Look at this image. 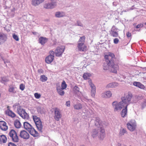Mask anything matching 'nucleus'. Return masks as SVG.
<instances>
[{
    "instance_id": "obj_1",
    "label": "nucleus",
    "mask_w": 146,
    "mask_h": 146,
    "mask_svg": "<svg viewBox=\"0 0 146 146\" xmlns=\"http://www.w3.org/2000/svg\"><path fill=\"white\" fill-rule=\"evenodd\" d=\"M115 55L113 53L108 52L107 55L104 56V58L107 64H104L103 69L107 70L109 68L110 66L111 67L110 71L113 73H117V70L119 69V66L117 64H115L113 58L115 57Z\"/></svg>"
},
{
    "instance_id": "obj_2",
    "label": "nucleus",
    "mask_w": 146,
    "mask_h": 146,
    "mask_svg": "<svg viewBox=\"0 0 146 146\" xmlns=\"http://www.w3.org/2000/svg\"><path fill=\"white\" fill-rule=\"evenodd\" d=\"M133 95L130 92H128L125 94L124 96L121 98V101L118 102L117 101L113 102L112 103V106L114 108L115 111H120L121 110L123 107L125 105H124V104H126L131 101Z\"/></svg>"
},
{
    "instance_id": "obj_3",
    "label": "nucleus",
    "mask_w": 146,
    "mask_h": 146,
    "mask_svg": "<svg viewBox=\"0 0 146 146\" xmlns=\"http://www.w3.org/2000/svg\"><path fill=\"white\" fill-rule=\"evenodd\" d=\"M23 126L25 129L27 130L29 133L33 137H36L38 135L37 132L28 122H24L23 123Z\"/></svg>"
},
{
    "instance_id": "obj_4",
    "label": "nucleus",
    "mask_w": 146,
    "mask_h": 146,
    "mask_svg": "<svg viewBox=\"0 0 146 146\" xmlns=\"http://www.w3.org/2000/svg\"><path fill=\"white\" fill-rule=\"evenodd\" d=\"M95 125L98 127L102 125L101 121L99 118H97L95 121ZM100 127V133L98 136L99 139L100 140H103L105 137L104 129L102 127Z\"/></svg>"
},
{
    "instance_id": "obj_5",
    "label": "nucleus",
    "mask_w": 146,
    "mask_h": 146,
    "mask_svg": "<svg viewBox=\"0 0 146 146\" xmlns=\"http://www.w3.org/2000/svg\"><path fill=\"white\" fill-rule=\"evenodd\" d=\"M13 106L15 108H17V113L23 118L26 119H29V115L24 110L22 109L20 106L15 105Z\"/></svg>"
},
{
    "instance_id": "obj_6",
    "label": "nucleus",
    "mask_w": 146,
    "mask_h": 146,
    "mask_svg": "<svg viewBox=\"0 0 146 146\" xmlns=\"http://www.w3.org/2000/svg\"><path fill=\"white\" fill-rule=\"evenodd\" d=\"M33 118L38 129L42 132L43 125L39 118L36 115H33Z\"/></svg>"
},
{
    "instance_id": "obj_7",
    "label": "nucleus",
    "mask_w": 146,
    "mask_h": 146,
    "mask_svg": "<svg viewBox=\"0 0 146 146\" xmlns=\"http://www.w3.org/2000/svg\"><path fill=\"white\" fill-rule=\"evenodd\" d=\"M9 135L10 139L15 142H18L19 141L18 136L16 131L14 129H11L9 133Z\"/></svg>"
},
{
    "instance_id": "obj_8",
    "label": "nucleus",
    "mask_w": 146,
    "mask_h": 146,
    "mask_svg": "<svg viewBox=\"0 0 146 146\" xmlns=\"http://www.w3.org/2000/svg\"><path fill=\"white\" fill-rule=\"evenodd\" d=\"M65 49V47L64 46H61L57 47L54 52L56 56L58 57L61 56Z\"/></svg>"
},
{
    "instance_id": "obj_9",
    "label": "nucleus",
    "mask_w": 146,
    "mask_h": 146,
    "mask_svg": "<svg viewBox=\"0 0 146 146\" xmlns=\"http://www.w3.org/2000/svg\"><path fill=\"white\" fill-rule=\"evenodd\" d=\"M128 129L130 131H134L136 127V124L134 120H131L127 124Z\"/></svg>"
},
{
    "instance_id": "obj_10",
    "label": "nucleus",
    "mask_w": 146,
    "mask_h": 146,
    "mask_svg": "<svg viewBox=\"0 0 146 146\" xmlns=\"http://www.w3.org/2000/svg\"><path fill=\"white\" fill-rule=\"evenodd\" d=\"M56 3L54 0H51L50 2L45 3L44 5V8L46 9H53L56 6Z\"/></svg>"
},
{
    "instance_id": "obj_11",
    "label": "nucleus",
    "mask_w": 146,
    "mask_h": 146,
    "mask_svg": "<svg viewBox=\"0 0 146 146\" xmlns=\"http://www.w3.org/2000/svg\"><path fill=\"white\" fill-rule=\"evenodd\" d=\"M54 51H53L50 52V55L48 56L45 58L46 62L47 64H50L52 62L54 58V56L53 55Z\"/></svg>"
},
{
    "instance_id": "obj_12",
    "label": "nucleus",
    "mask_w": 146,
    "mask_h": 146,
    "mask_svg": "<svg viewBox=\"0 0 146 146\" xmlns=\"http://www.w3.org/2000/svg\"><path fill=\"white\" fill-rule=\"evenodd\" d=\"M60 110L58 108H56L54 110V118L56 121H59L62 117Z\"/></svg>"
},
{
    "instance_id": "obj_13",
    "label": "nucleus",
    "mask_w": 146,
    "mask_h": 146,
    "mask_svg": "<svg viewBox=\"0 0 146 146\" xmlns=\"http://www.w3.org/2000/svg\"><path fill=\"white\" fill-rule=\"evenodd\" d=\"M130 104V102H128L127 103H126V104H124V105H125V106L124 107V108L122 110L121 113L122 117H124L127 116V107Z\"/></svg>"
},
{
    "instance_id": "obj_14",
    "label": "nucleus",
    "mask_w": 146,
    "mask_h": 146,
    "mask_svg": "<svg viewBox=\"0 0 146 146\" xmlns=\"http://www.w3.org/2000/svg\"><path fill=\"white\" fill-rule=\"evenodd\" d=\"M77 47L78 50L81 51H84L87 50V47L84 43H78Z\"/></svg>"
},
{
    "instance_id": "obj_15",
    "label": "nucleus",
    "mask_w": 146,
    "mask_h": 146,
    "mask_svg": "<svg viewBox=\"0 0 146 146\" xmlns=\"http://www.w3.org/2000/svg\"><path fill=\"white\" fill-rule=\"evenodd\" d=\"M20 136L21 137L25 139H28L29 138V134L25 130L20 132Z\"/></svg>"
},
{
    "instance_id": "obj_16",
    "label": "nucleus",
    "mask_w": 146,
    "mask_h": 146,
    "mask_svg": "<svg viewBox=\"0 0 146 146\" xmlns=\"http://www.w3.org/2000/svg\"><path fill=\"white\" fill-rule=\"evenodd\" d=\"M0 128L4 131H6L8 129V127L5 122L3 121H0Z\"/></svg>"
},
{
    "instance_id": "obj_17",
    "label": "nucleus",
    "mask_w": 146,
    "mask_h": 146,
    "mask_svg": "<svg viewBox=\"0 0 146 146\" xmlns=\"http://www.w3.org/2000/svg\"><path fill=\"white\" fill-rule=\"evenodd\" d=\"M133 85L139 88L144 90L145 88V86L139 82H134L133 83Z\"/></svg>"
},
{
    "instance_id": "obj_18",
    "label": "nucleus",
    "mask_w": 146,
    "mask_h": 146,
    "mask_svg": "<svg viewBox=\"0 0 146 146\" xmlns=\"http://www.w3.org/2000/svg\"><path fill=\"white\" fill-rule=\"evenodd\" d=\"M7 39V37L5 34L3 33H0V45L2 42L5 41Z\"/></svg>"
},
{
    "instance_id": "obj_19",
    "label": "nucleus",
    "mask_w": 146,
    "mask_h": 146,
    "mask_svg": "<svg viewBox=\"0 0 146 146\" xmlns=\"http://www.w3.org/2000/svg\"><path fill=\"white\" fill-rule=\"evenodd\" d=\"M44 0H32V4L35 6H37L43 2Z\"/></svg>"
},
{
    "instance_id": "obj_20",
    "label": "nucleus",
    "mask_w": 146,
    "mask_h": 146,
    "mask_svg": "<svg viewBox=\"0 0 146 146\" xmlns=\"http://www.w3.org/2000/svg\"><path fill=\"white\" fill-rule=\"evenodd\" d=\"M65 13L63 12L58 11L55 13V16L57 18H60L65 16Z\"/></svg>"
},
{
    "instance_id": "obj_21",
    "label": "nucleus",
    "mask_w": 146,
    "mask_h": 146,
    "mask_svg": "<svg viewBox=\"0 0 146 146\" xmlns=\"http://www.w3.org/2000/svg\"><path fill=\"white\" fill-rule=\"evenodd\" d=\"M79 88L77 86H75L74 88V90L76 93L77 95H78L80 97L82 96V93L80 92Z\"/></svg>"
},
{
    "instance_id": "obj_22",
    "label": "nucleus",
    "mask_w": 146,
    "mask_h": 146,
    "mask_svg": "<svg viewBox=\"0 0 146 146\" xmlns=\"http://www.w3.org/2000/svg\"><path fill=\"white\" fill-rule=\"evenodd\" d=\"M39 42L42 45H44L47 41V39L45 37H41L39 38Z\"/></svg>"
},
{
    "instance_id": "obj_23",
    "label": "nucleus",
    "mask_w": 146,
    "mask_h": 146,
    "mask_svg": "<svg viewBox=\"0 0 146 146\" xmlns=\"http://www.w3.org/2000/svg\"><path fill=\"white\" fill-rule=\"evenodd\" d=\"M57 90L58 94L60 96H63L64 94V92L63 90V89H62L60 86H58L56 88Z\"/></svg>"
},
{
    "instance_id": "obj_24",
    "label": "nucleus",
    "mask_w": 146,
    "mask_h": 146,
    "mask_svg": "<svg viewBox=\"0 0 146 146\" xmlns=\"http://www.w3.org/2000/svg\"><path fill=\"white\" fill-rule=\"evenodd\" d=\"M8 91L10 93L14 94L17 92V88L16 87L13 86H10L9 88Z\"/></svg>"
},
{
    "instance_id": "obj_25",
    "label": "nucleus",
    "mask_w": 146,
    "mask_h": 146,
    "mask_svg": "<svg viewBox=\"0 0 146 146\" xmlns=\"http://www.w3.org/2000/svg\"><path fill=\"white\" fill-rule=\"evenodd\" d=\"M5 113L8 115L12 117H14L16 115L12 111L9 110H6L5 111Z\"/></svg>"
},
{
    "instance_id": "obj_26",
    "label": "nucleus",
    "mask_w": 146,
    "mask_h": 146,
    "mask_svg": "<svg viewBox=\"0 0 146 146\" xmlns=\"http://www.w3.org/2000/svg\"><path fill=\"white\" fill-rule=\"evenodd\" d=\"M7 138L4 135H0V143H5L7 141Z\"/></svg>"
},
{
    "instance_id": "obj_27",
    "label": "nucleus",
    "mask_w": 146,
    "mask_h": 146,
    "mask_svg": "<svg viewBox=\"0 0 146 146\" xmlns=\"http://www.w3.org/2000/svg\"><path fill=\"white\" fill-rule=\"evenodd\" d=\"M14 124L15 127L17 128H19L21 126L20 121L18 119H16L15 121Z\"/></svg>"
},
{
    "instance_id": "obj_28",
    "label": "nucleus",
    "mask_w": 146,
    "mask_h": 146,
    "mask_svg": "<svg viewBox=\"0 0 146 146\" xmlns=\"http://www.w3.org/2000/svg\"><path fill=\"white\" fill-rule=\"evenodd\" d=\"M92 97H94L96 94V88L94 84H92Z\"/></svg>"
},
{
    "instance_id": "obj_29",
    "label": "nucleus",
    "mask_w": 146,
    "mask_h": 146,
    "mask_svg": "<svg viewBox=\"0 0 146 146\" xmlns=\"http://www.w3.org/2000/svg\"><path fill=\"white\" fill-rule=\"evenodd\" d=\"M74 108L76 110H79L82 108V104L80 103H77L74 105Z\"/></svg>"
},
{
    "instance_id": "obj_30",
    "label": "nucleus",
    "mask_w": 146,
    "mask_h": 146,
    "mask_svg": "<svg viewBox=\"0 0 146 146\" xmlns=\"http://www.w3.org/2000/svg\"><path fill=\"white\" fill-rule=\"evenodd\" d=\"M91 74L90 73H85L84 74L83 77L84 79H89L90 77Z\"/></svg>"
},
{
    "instance_id": "obj_31",
    "label": "nucleus",
    "mask_w": 146,
    "mask_h": 146,
    "mask_svg": "<svg viewBox=\"0 0 146 146\" xmlns=\"http://www.w3.org/2000/svg\"><path fill=\"white\" fill-rule=\"evenodd\" d=\"M117 86V84L115 83H111L108 85L106 87L107 88H111L115 87Z\"/></svg>"
},
{
    "instance_id": "obj_32",
    "label": "nucleus",
    "mask_w": 146,
    "mask_h": 146,
    "mask_svg": "<svg viewBox=\"0 0 146 146\" xmlns=\"http://www.w3.org/2000/svg\"><path fill=\"white\" fill-rule=\"evenodd\" d=\"M127 133V131L126 129L122 128L120 129L119 134L121 136L124 135L125 133Z\"/></svg>"
},
{
    "instance_id": "obj_33",
    "label": "nucleus",
    "mask_w": 146,
    "mask_h": 146,
    "mask_svg": "<svg viewBox=\"0 0 146 146\" xmlns=\"http://www.w3.org/2000/svg\"><path fill=\"white\" fill-rule=\"evenodd\" d=\"M47 79V77L44 75H42L40 76V80L42 82L46 81Z\"/></svg>"
},
{
    "instance_id": "obj_34",
    "label": "nucleus",
    "mask_w": 146,
    "mask_h": 146,
    "mask_svg": "<svg viewBox=\"0 0 146 146\" xmlns=\"http://www.w3.org/2000/svg\"><path fill=\"white\" fill-rule=\"evenodd\" d=\"M106 96L105 97L107 98H109L111 96L112 94L109 91H106L105 93Z\"/></svg>"
},
{
    "instance_id": "obj_35",
    "label": "nucleus",
    "mask_w": 146,
    "mask_h": 146,
    "mask_svg": "<svg viewBox=\"0 0 146 146\" xmlns=\"http://www.w3.org/2000/svg\"><path fill=\"white\" fill-rule=\"evenodd\" d=\"M111 35L113 37H117L118 36V33L115 31H111Z\"/></svg>"
},
{
    "instance_id": "obj_36",
    "label": "nucleus",
    "mask_w": 146,
    "mask_h": 146,
    "mask_svg": "<svg viewBox=\"0 0 146 146\" xmlns=\"http://www.w3.org/2000/svg\"><path fill=\"white\" fill-rule=\"evenodd\" d=\"M85 37H81L78 41V43H84L85 42Z\"/></svg>"
},
{
    "instance_id": "obj_37",
    "label": "nucleus",
    "mask_w": 146,
    "mask_h": 146,
    "mask_svg": "<svg viewBox=\"0 0 146 146\" xmlns=\"http://www.w3.org/2000/svg\"><path fill=\"white\" fill-rule=\"evenodd\" d=\"M67 86V85L66 84L65 81H63L61 84L62 88L63 89H66Z\"/></svg>"
},
{
    "instance_id": "obj_38",
    "label": "nucleus",
    "mask_w": 146,
    "mask_h": 146,
    "mask_svg": "<svg viewBox=\"0 0 146 146\" xmlns=\"http://www.w3.org/2000/svg\"><path fill=\"white\" fill-rule=\"evenodd\" d=\"M8 81V80L6 77H3L1 78V82L2 83H4L5 82H7Z\"/></svg>"
},
{
    "instance_id": "obj_39",
    "label": "nucleus",
    "mask_w": 146,
    "mask_h": 146,
    "mask_svg": "<svg viewBox=\"0 0 146 146\" xmlns=\"http://www.w3.org/2000/svg\"><path fill=\"white\" fill-rule=\"evenodd\" d=\"M34 96L35 97L36 99H39L41 97V95L37 93H35L34 94Z\"/></svg>"
},
{
    "instance_id": "obj_40",
    "label": "nucleus",
    "mask_w": 146,
    "mask_h": 146,
    "mask_svg": "<svg viewBox=\"0 0 146 146\" xmlns=\"http://www.w3.org/2000/svg\"><path fill=\"white\" fill-rule=\"evenodd\" d=\"M13 38L14 39H15L17 41H18L19 40V38L17 35L15 34H13Z\"/></svg>"
},
{
    "instance_id": "obj_41",
    "label": "nucleus",
    "mask_w": 146,
    "mask_h": 146,
    "mask_svg": "<svg viewBox=\"0 0 146 146\" xmlns=\"http://www.w3.org/2000/svg\"><path fill=\"white\" fill-rule=\"evenodd\" d=\"M25 88V85L23 84H20V90H22V91L24 90Z\"/></svg>"
},
{
    "instance_id": "obj_42",
    "label": "nucleus",
    "mask_w": 146,
    "mask_h": 146,
    "mask_svg": "<svg viewBox=\"0 0 146 146\" xmlns=\"http://www.w3.org/2000/svg\"><path fill=\"white\" fill-rule=\"evenodd\" d=\"M77 25L81 27H83V24L80 21H77L75 25Z\"/></svg>"
},
{
    "instance_id": "obj_43",
    "label": "nucleus",
    "mask_w": 146,
    "mask_h": 146,
    "mask_svg": "<svg viewBox=\"0 0 146 146\" xmlns=\"http://www.w3.org/2000/svg\"><path fill=\"white\" fill-rule=\"evenodd\" d=\"M143 24H140L137 25L136 27V28L137 29H138L140 28H141L143 27Z\"/></svg>"
},
{
    "instance_id": "obj_44",
    "label": "nucleus",
    "mask_w": 146,
    "mask_h": 146,
    "mask_svg": "<svg viewBox=\"0 0 146 146\" xmlns=\"http://www.w3.org/2000/svg\"><path fill=\"white\" fill-rule=\"evenodd\" d=\"M119 40L117 38H115L113 40V42L115 44H117L119 42Z\"/></svg>"
},
{
    "instance_id": "obj_45",
    "label": "nucleus",
    "mask_w": 146,
    "mask_h": 146,
    "mask_svg": "<svg viewBox=\"0 0 146 146\" xmlns=\"http://www.w3.org/2000/svg\"><path fill=\"white\" fill-rule=\"evenodd\" d=\"M98 134V132L96 131H94L93 132L92 136L93 137H95L96 135Z\"/></svg>"
},
{
    "instance_id": "obj_46",
    "label": "nucleus",
    "mask_w": 146,
    "mask_h": 146,
    "mask_svg": "<svg viewBox=\"0 0 146 146\" xmlns=\"http://www.w3.org/2000/svg\"><path fill=\"white\" fill-rule=\"evenodd\" d=\"M38 72L40 74H41L43 73V71L42 70L40 69L38 70Z\"/></svg>"
},
{
    "instance_id": "obj_47",
    "label": "nucleus",
    "mask_w": 146,
    "mask_h": 146,
    "mask_svg": "<svg viewBox=\"0 0 146 146\" xmlns=\"http://www.w3.org/2000/svg\"><path fill=\"white\" fill-rule=\"evenodd\" d=\"M66 106L68 107H70V102L69 101L66 102Z\"/></svg>"
},
{
    "instance_id": "obj_48",
    "label": "nucleus",
    "mask_w": 146,
    "mask_h": 146,
    "mask_svg": "<svg viewBox=\"0 0 146 146\" xmlns=\"http://www.w3.org/2000/svg\"><path fill=\"white\" fill-rule=\"evenodd\" d=\"M8 146H17L16 145L13 143L10 142L8 144Z\"/></svg>"
},
{
    "instance_id": "obj_49",
    "label": "nucleus",
    "mask_w": 146,
    "mask_h": 146,
    "mask_svg": "<svg viewBox=\"0 0 146 146\" xmlns=\"http://www.w3.org/2000/svg\"><path fill=\"white\" fill-rule=\"evenodd\" d=\"M127 36V37H129L131 36V34L129 32H128L126 34Z\"/></svg>"
},
{
    "instance_id": "obj_50",
    "label": "nucleus",
    "mask_w": 146,
    "mask_h": 146,
    "mask_svg": "<svg viewBox=\"0 0 146 146\" xmlns=\"http://www.w3.org/2000/svg\"><path fill=\"white\" fill-rule=\"evenodd\" d=\"M3 60L4 62V63L6 64V66H7V65L6 64V63H9V61H8V60H3Z\"/></svg>"
},
{
    "instance_id": "obj_51",
    "label": "nucleus",
    "mask_w": 146,
    "mask_h": 146,
    "mask_svg": "<svg viewBox=\"0 0 146 146\" xmlns=\"http://www.w3.org/2000/svg\"><path fill=\"white\" fill-rule=\"evenodd\" d=\"M137 98L138 99H142L143 98V97L142 96H138V97H137Z\"/></svg>"
},
{
    "instance_id": "obj_52",
    "label": "nucleus",
    "mask_w": 146,
    "mask_h": 146,
    "mask_svg": "<svg viewBox=\"0 0 146 146\" xmlns=\"http://www.w3.org/2000/svg\"><path fill=\"white\" fill-rule=\"evenodd\" d=\"M145 104V106H146V99L145 100V101H144L143 104Z\"/></svg>"
},
{
    "instance_id": "obj_53",
    "label": "nucleus",
    "mask_w": 146,
    "mask_h": 146,
    "mask_svg": "<svg viewBox=\"0 0 146 146\" xmlns=\"http://www.w3.org/2000/svg\"><path fill=\"white\" fill-rule=\"evenodd\" d=\"M89 83L90 86H91V82L90 81L89 82Z\"/></svg>"
},
{
    "instance_id": "obj_54",
    "label": "nucleus",
    "mask_w": 146,
    "mask_h": 146,
    "mask_svg": "<svg viewBox=\"0 0 146 146\" xmlns=\"http://www.w3.org/2000/svg\"><path fill=\"white\" fill-rule=\"evenodd\" d=\"M136 25V24H135V23H134V24H133V25L134 26L135 25Z\"/></svg>"
},
{
    "instance_id": "obj_55",
    "label": "nucleus",
    "mask_w": 146,
    "mask_h": 146,
    "mask_svg": "<svg viewBox=\"0 0 146 146\" xmlns=\"http://www.w3.org/2000/svg\"><path fill=\"white\" fill-rule=\"evenodd\" d=\"M145 25H146V22L145 23Z\"/></svg>"
},
{
    "instance_id": "obj_56",
    "label": "nucleus",
    "mask_w": 146,
    "mask_h": 146,
    "mask_svg": "<svg viewBox=\"0 0 146 146\" xmlns=\"http://www.w3.org/2000/svg\"><path fill=\"white\" fill-rule=\"evenodd\" d=\"M81 146H85L84 145H81Z\"/></svg>"
},
{
    "instance_id": "obj_57",
    "label": "nucleus",
    "mask_w": 146,
    "mask_h": 146,
    "mask_svg": "<svg viewBox=\"0 0 146 146\" xmlns=\"http://www.w3.org/2000/svg\"><path fill=\"white\" fill-rule=\"evenodd\" d=\"M130 146H131V145H130Z\"/></svg>"
}]
</instances>
